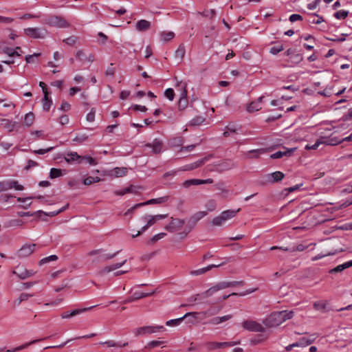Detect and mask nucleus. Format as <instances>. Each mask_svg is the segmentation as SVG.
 Here are the masks:
<instances>
[{
	"label": "nucleus",
	"instance_id": "obj_42",
	"mask_svg": "<svg viewBox=\"0 0 352 352\" xmlns=\"http://www.w3.org/2000/svg\"><path fill=\"white\" fill-rule=\"evenodd\" d=\"M175 36V33L173 32H163L161 33L162 39L164 41H168L173 39Z\"/></svg>",
	"mask_w": 352,
	"mask_h": 352
},
{
	"label": "nucleus",
	"instance_id": "obj_16",
	"mask_svg": "<svg viewBox=\"0 0 352 352\" xmlns=\"http://www.w3.org/2000/svg\"><path fill=\"white\" fill-rule=\"evenodd\" d=\"M320 140H322V144L325 145L335 146L341 143V140L337 137L331 135L329 138L320 137Z\"/></svg>",
	"mask_w": 352,
	"mask_h": 352
},
{
	"label": "nucleus",
	"instance_id": "obj_21",
	"mask_svg": "<svg viewBox=\"0 0 352 352\" xmlns=\"http://www.w3.org/2000/svg\"><path fill=\"white\" fill-rule=\"evenodd\" d=\"M351 267H352V260L345 262L343 264L339 265L333 269H331L329 271V274H336V273L342 272L344 270L349 268Z\"/></svg>",
	"mask_w": 352,
	"mask_h": 352
},
{
	"label": "nucleus",
	"instance_id": "obj_55",
	"mask_svg": "<svg viewBox=\"0 0 352 352\" xmlns=\"http://www.w3.org/2000/svg\"><path fill=\"white\" fill-rule=\"evenodd\" d=\"M164 95L170 100H173L175 96L174 90L171 88H168L164 91Z\"/></svg>",
	"mask_w": 352,
	"mask_h": 352
},
{
	"label": "nucleus",
	"instance_id": "obj_12",
	"mask_svg": "<svg viewBox=\"0 0 352 352\" xmlns=\"http://www.w3.org/2000/svg\"><path fill=\"white\" fill-rule=\"evenodd\" d=\"M164 327L162 326H159V327L158 326H155V327L145 326V327H139V328L135 329L134 333L135 334L136 336H138L139 335H144V334H146V333H154V332H156L157 331L162 329Z\"/></svg>",
	"mask_w": 352,
	"mask_h": 352
},
{
	"label": "nucleus",
	"instance_id": "obj_2",
	"mask_svg": "<svg viewBox=\"0 0 352 352\" xmlns=\"http://www.w3.org/2000/svg\"><path fill=\"white\" fill-rule=\"evenodd\" d=\"M240 210L239 208L236 210H227L222 212L220 215L214 217L212 221V224L216 226H222L227 220L234 217L236 213Z\"/></svg>",
	"mask_w": 352,
	"mask_h": 352
},
{
	"label": "nucleus",
	"instance_id": "obj_64",
	"mask_svg": "<svg viewBox=\"0 0 352 352\" xmlns=\"http://www.w3.org/2000/svg\"><path fill=\"white\" fill-rule=\"evenodd\" d=\"M161 344H162V341H157V340H153L148 343V344L146 346V348H154L156 346H160Z\"/></svg>",
	"mask_w": 352,
	"mask_h": 352
},
{
	"label": "nucleus",
	"instance_id": "obj_57",
	"mask_svg": "<svg viewBox=\"0 0 352 352\" xmlns=\"http://www.w3.org/2000/svg\"><path fill=\"white\" fill-rule=\"evenodd\" d=\"M289 20L290 22H295L296 21H302L304 20L303 17L298 14H293L289 16Z\"/></svg>",
	"mask_w": 352,
	"mask_h": 352
},
{
	"label": "nucleus",
	"instance_id": "obj_36",
	"mask_svg": "<svg viewBox=\"0 0 352 352\" xmlns=\"http://www.w3.org/2000/svg\"><path fill=\"white\" fill-rule=\"evenodd\" d=\"M1 124H3L5 128L8 129L9 131H12L14 129L16 122H12L8 119H3L1 120Z\"/></svg>",
	"mask_w": 352,
	"mask_h": 352
},
{
	"label": "nucleus",
	"instance_id": "obj_56",
	"mask_svg": "<svg viewBox=\"0 0 352 352\" xmlns=\"http://www.w3.org/2000/svg\"><path fill=\"white\" fill-rule=\"evenodd\" d=\"M33 296L32 294H28L26 293H22L20 294L19 298H18V305H19L23 301L28 300L30 297Z\"/></svg>",
	"mask_w": 352,
	"mask_h": 352
},
{
	"label": "nucleus",
	"instance_id": "obj_28",
	"mask_svg": "<svg viewBox=\"0 0 352 352\" xmlns=\"http://www.w3.org/2000/svg\"><path fill=\"white\" fill-rule=\"evenodd\" d=\"M168 199L169 196H164L156 199H151L143 203L145 204V206L149 204H160L167 201Z\"/></svg>",
	"mask_w": 352,
	"mask_h": 352
},
{
	"label": "nucleus",
	"instance_id": "obj_39",
	"mask_svg": "<svg viewBox=\"0 0 352 352\" xmlns=\"http://www.w3.org/2000/svg\"><path fill=\"white\" fill-rule=\"evenodd\" d=\"M207 215V212L206 211H199L195 213L191 216L192 218V221L194 222H198L200 219L204 218L205 216Z\"/></svg>",
	"mask_w": 352,
	"mask_h": 352
},
{
	"label": "nucleus",
	"instance_id": "obj_61",
	"mask_svg": "<svg viewBox=\"0 0 352 352\" xmlns=\"http://www.w3.org/2000/svg\"><path fill=\"white\" fill-rule=\"evenodd\" d=\"M77 38L74 36H70L63 40V42L67 45H72L76 43Z\"/></svg>",
	"mask_w": 352,
	"mask_h": 352
},
{
	"label": "nucleus",
	"instance_id": "obj_35",
	"mask_svg": "<svg viewBox=\"0 0 352 352\" xmlns=\"http://www.w3.org/2000/svg\"><path fill=\"white\" fill-rule=\"evenodd\" d=\"M82 163H87V164H89L90 165H96L97 164V162H96V159L90 157L89 155L81 156L80 164H82Z\"/></svg>",
	"mask_w": 352,
	"mask_h": 352
},
{
	"label": "nucleus",
	"instance_id": "obj_3",
	"mask_svg": "<svg viewBox=\"0 0 352 352\" xmlns=\"http://www.w3.org/2000/svg\"><path fill=\"white\" fill-rule=\"evenodd\" d=\"M184 223L185 221L184 219L170 217V223L164 228L169 232H175L180 230Z\"/></svg>",
	"mask_w": 352,
	"mask_h": 352
},
{
	"label": "nucleus",
	"instance_id": "obj_60",
	"mask_svg": "<svg viewBox=\"0 0 352 352\" xmlns=\"http://www.w3.org/2000/svg\"><path fill=\"white\" fill-rule=\"evenodd\" d=\"M196 223L197 222L192 221V218L190 217L186 226V230H188V232H190L192 230V228L195 226Z\"/></svg>",
	"mask_w": 352,
	"mask_h": 352
},
{
	"label": "nucleus",
	"instance_id": "obj_59",
	"mask_svg": "<svg viewBox=\"0 0 352 352\" xmlns=\"http://www.w3.org/2000/svg\"><path fill=\"white\" fill-rule=\"evenodd\" d=\"M145 206V204H144L143 202L142 203H140V204H137L135 206H133V207H131V208H129L124 213V215L126 216V215H128L129 214H131L136 208L142 207V206Z\"/></svg>",
	"mask_w": 352,
	"mask_h": 352
},
{
	"label": "nucleus",
	"instance_id": "obj_40",
	"mask_svg": "<svg viewBox=\"0 0 352 352\" xmlns=\"http://www.w3.org/2000/svg\"><path fill=\"white\" fill-rule=\"evenodd\" d=\"M42 212H43V210H38L33 213H30V212H18L17 216L20 217H30V216L36 215L38 217H40V215Z\"/></svg>",
	"mask_w": 352,
	"mask_h": 352
},
{
	"label": "nucleus",
	"instance_id": "obj_11",
	"mask_svg": "<svg viewBox=\"0 0 352 352\" xmlns=\"http://www.w3.org/2000/svg\"><path fill=\"white\" fill-rule=\"evenodd\" d=\"M285 177L283 173L280 171H276L272 173L267 174L265 175V181L269 184H274L281 181Z\"/></svg>",
	"mask_w": 352,
	"mask_h": 352
},
{
	"label": "nucleus",
	"instance_id": "obj_14",
	"mask_svg": "<svg viewBox=\"0 0 352 352\" xmlns=\"http://www.w3.org/2000/svg\"><path fill=\"white\" fill-rule=\"evenodd\" d=\"M96 305H94V306H91V307H86V308H82V309H74L71 311H65V312H63L62 314H61V318H63V319H66V318H69L71 317H73V316H75L76 315H78V314H80L82 313H84L91 309H92L93 307H95Z\"/></svg>",
	"mask_w": 352,
	"mask_h": 352
},
{
	"label": "nucleus",
	"instance_id": "obj_52",
	"mask_svg": "<svg viewBox=\"0 0 352 352\" xmlns=\"http://www.w3.org/2000/svg\"><path fill=\"white\" fill-rule=\"evenodd\" d=\"M166 235V234L165 232H160L159 234H157L155 235H154L151 239H150V243H155V242H157L158 240L164 238L165 236Z\"/></svg>",
	"mask_w": 352,
	"mask_h": 352
},
{
	"label": "nucleus",
	"instance_id": "obj_26",
	"mask_svg": "<svg viewBox=\"0 0 352 352\" xmlns=\"http://www.w3.org/2000/svg\"><path fill=\"white\" fill-rule=\"evenodd\" d=\"M257 288H253V289H248L243 292H241V293H232L230 294H228V295H223L221 298H219V300H226L227 298H228L230 296H245V295H248V294H250L251 293H253L254 292L256 291Z\"/></svg>",
	"mask_w": 352,
	"mask_h": 352
},
{
	"label": "nucleus",
	"instance_id": "obj_22",
	"mask_svg": "<svg viewBox=\"0 0 352 352\" xmlns=\"http://www.w3.org/2000/svg\"><path fill=\"white\" fill-rule=\"evenodd\" d=\"M285 151H277V152L272 154L270 155V157L272 159H278V158L283 157V156H290L292 154V153L296 150V148H290V149L285 148Z\"/></svg>",
	"mask_w": 352,
	"mask_h": 352
},
{
	"label": "nucleus",
	"instance_id": "obj_48",
	"mask_svg": "<svg viewBox=\"0 0 352 352\" xmlns=\"http://www.w3.org/2000/svg\"><path fill=\"white\" fill-rule=\"evenodd\" d=\"M204 120L205 118H203L202 116H197L190 121V124L194 126H198L203 123Z\"/></svg>",
	"mask_w": 352,
	"mask_h": 352
},
{
	"label": "nucleus",
	"instance_id": "obj_19",
	"mask_svg": "<svg viewBox=\"0 0 352 352\" xmlns=\"http://www.w3.org/2000/svg\"><path fill=\"white\" fill-rule=\"evenodd\" d=\"M141 220L146 221V224L142 228V231H146L149 227L152 226L156 223V219L153 215H144L141 217Z\"/></svg>",
	"mask_w": 352,
	"mask_h": 352
},
{
	"label": "nucleus",
	"instance_id": "obj_44",
	"mask_svg": "<svg viewBox=\"0 0 352 352\" xmlns=\"http://www.w3.org/2000/svg\"><path fill=\"white\" fill-rule=\"evenodd\" d=\"M100 181V178L98 177H87V178H85L83 181V184L85 185H90L92 183H96V182H98Z\"/></svg>",
	"mask_w": 352,
	"mask_h": 352
},
{
	"label": "nucleus",
	"instance_id": "obj_63",
	"mask_svg": "<svg viewBox=\"0 0 352 352\" xmlns=\"http://www.w3.org/2000/svg\"><path fill=\"white\" fill-rule=\"evenodd\" d=\"M12 184V188H15L17 190H23L24 189V187L19 184L17 181L16 180H11Z\"/></svg>",
	"mask_w": 352,
	"mask_h": 352
},
{
	"label": "nucleus",
	"instance_id": "obj_43",
	"mask_svg": "<svg viewBox=\"0 0 352 352\" xmlns=\"http://www.w3.org/2000/svg\"><path fill=\"white\" fill-rule=\"evenodd\" d=\"M204 345H205L206 349L209 351L220 349V347L219 346V342H206Z\"/></svg>",
	"mask_w": 352,
	"mask_h": 352
},
{
	"label": "nucleus",
	"instance_id": "obj_5",
	"mask_svg": "<svg viewBox=\"0 0 352 352\" xmlns=\"http://www.w3.org/2000/svg\"><path fill=\"white\" fill-rule=\"evenodd\" d=\"M242 327L250 331L263 333L265 329L256 321L247 320L242 323Z\"/></svg>",
	"mask_w": 352,
	"mask_h": 352
},
{
	"label": "nucleus",
	"instance_id": "obj_8",
	"mask_svg": "<svg viewBox=\"0 0 352 352\" xmlns=\"http://www.w3.org/2000/svg\"><path fill=\"white\" fill-rule=\"evenodd\" d=\"M40 18V15L37 14H25L21 15H17L15 18H9V17H3L0 16V22H12L14 20H21V21H27V20H36Z\"/></svg>",
	"mask_w": 352,
	"mask_h": 352
},
{
	"label": "nucleus",
	"instance_id": "obj_18",
	"mask_svg": "<svg viewBox=\"0 0 352 352\" xmlns=\"http://www.w3.org/2000/svg\"><path fill=\"white\" fill-rule=\"evenodd\" d=\"M264 96H262L255 102H251L247 108L249 112L257 111L261 109V103L263 102Z\"/></svg>",
	"mask_w": 352,
	"mask_h": 352
},
{
	"label": "nucleus",
	"instance_id": "obj_46",
	"mask_svg": "<svg viewBox=\"0 0 352 352\" xmlns=\"http://www.w3.org/2000/svg\"><path fill=\"white\" fill-rule=\"evenodd\" d=\"M57 259H58V256L56 255H51L50 256L42 258L39 261V265H42L46 264L47 263H50L51 261H56Z\"/></svg>",
	"mask_w": 352,
	"mask_h": 352
},
{
	"label": "nucleus",
	"instance_id": "obj_4",
	"mask_svg": "<svg viewBox=\"0 0 352 352\" xmlns=\"http://www.w3.org/2000/svg\"><path fill=\"white\" fill-rule=\"evenodd\" d=\"M163 143L158 139H155L152 143H147L144 145V151L146 148H151L147 151L146 155L159 154L162 151Z\"/></svg>",
	"mask_w": 352,
	"mask_h": 352
},
{
	"label": "nucleus",
	"instance_id": "obj_25",
	"mask_svg": "<svg viewBox=\"0 0 352 352\" xmlns=\"http://www.w3.org/2000/svg\"><path fill=\"white\" fill-rule=\"evenodd\" d=\"M80 157L76 152H70L66 154L65 160L68 163L76 162L80 164Z\"/></svg>",
	"mask_w": 352,
	"mask_h": 352
},
{
	"label": "nucleus",
	"instance_id": "obj_54",
	"mask_svg": "<svg viewBox=\"0 0 352 352\" xmlns=\"http://www.w3.org/2000/svg\"><path fill=\"white\" fill-rule=\"evenodd\" d=\"M320 144H322V140H320V138H319V139H318V140H316V142H315V144H314L313 145H309V144L306 145V146H305V148H306L307 150H310V149L315 150V149H317V148H318V147Z\"/></svg>",
	"mask_w": 352,
	"mask_h": 352
},
{
	"label": "nucleus",
	"instance_id": "obj_45",
	"mask_svg": "<svg viewBox=\"0 0 352 352\" xmlns=\"http://www.w3.org/2000/svg\"><path fill=\"white\" fill-rule=\"evenodd\" d=\"M199 182H200V179H188L183 183V186L187 188L192 185H199Z\"/></svg>",
	"mask_w": 352,
	"mask_h": 352
},
{
	"label": "nucleus",
	"instance_id": "obj_9",
	"mask_svg": "<svg viewBox=\"0 0 352 352\" xmlns=\"http://www.w3.org/2000/svg\"><path fill=\"white\" fill-rule=\"evenodd\" d=\"M177 86L182 87V93L180 95V98L178 102V107L179 109H183L187 105V89H186V84L182 83V82H177Z\"/></svg>",
	"mask_w": 352,
	"mask_h": 352
},
{
	"label": "nucleus",
	"instance_id": "obj_17",
	"mask_svg": "<svg viewBox=\"0 0 352 352\" xmlns=\"http://www.w3.org/2000/svg\"><path fill=\"white\" fill-rule=\"evenodd\" d=\"M208 160L207 157H204L203 159H201L194 163L187 164L182 169V170L186 171V170H192L195 168H197L200 166H201L204 163Z\"/></svg>",
	"mask_w": 352,
	"mask_h": 352
},
{
	"label": "nucleus",
	"instance_id": "obj_13",
	"mask_svg": "<svg viewBox=\"0 0 352 352\" xmlns=\"http://www.w3.org/2000/svg\"><path fill=\"white\" fill-rule=\"evenodd\" d=\"M12 273L16 274L20 279L24 280L32 276L36 272L33 270L22 269L19 267H17L16 270H14Z\"/></svg>",
	"mask_w": 352,
	"mask_h": 352
},
{
	"label": "nucleus",
	"instance_id": "obj_24",
	"mask_svg": "<svg viewBox=\"0 0 352 352\" xmlns=\"http://www.w3.org/2000/svg\"><path fill=\"white\" fill-rule=\"evenodd\" d=\"M307 247L302 244H299L296 247L293 248H283V247H278V246H272L270 248V250H282L283 251H289V252H295V251H299L302 252L304 251Z\"/></svg>",
	"mask_w": 352,
	"mask_h": 352
},
{
	"label": "nucleus",
	"instance_id": "obj_27",
	"mask_svg": "<svg viewBox=\"0 0 352 352\" xmlns=\"http://www.w3.org/2000/svg\"><path fill=\"white\" fill-rule=\"evenodd\" d=\"M127 168H119L116 167L111 170V175H113L116 177H123L126 175Z\"/></svg>",
	"mask_w": 352,
	"mask_h": 352
},
{
	"label": "nucleus",
	"instance_id": "obj_29",
	"mask_svg": "<svg viewBox=\"0 0 352 352\" xmlns=\"http://www.w3.org/2000/svg\"><path fill=\"white\" fill-rule=\"evenodd\" d=\"M99 344L106 345L107 347H122L128 345V342H124L121 344L120 342H116L114 340H108L106 342H100Z\"/></svg>",
	"mask_w": 352,
	"mask_h": 352
},
{
	"label": "nucleus",
	"instance_id": "obj_37",
	"mask_svg": "<svg viewBox=\"0 0 352 352\" xmlns=\"http://www.w3.org/2000/svg\"><path fill=\"white\" fill-rule=\"evenodd\" d=\"M202 14L207 20H214L216 16V11L214 10H206L203 12Z\"/></svg>",
	"mask_w": 352,
	"mask_h": 352
},
{
	"label": "nucleus",
	"instance_id": "obj_23",
	"mask_svg": "<svg viewBox=\"0 0 352 352\" xmlns=\"http://www.w3.org/2000/svg\"><path fill=\"white\" fill-rule=\"evenodd\" d=\"M315 340V335H311L309 336V338L303 337L300 338L299 340L295 343L298 344L297 346H306L312 344Z\"/></svg>",
	"mask_w": 352,
	"mask_h": 352
},
{
	"label": "nucleus",
	"instance_id": "obj_20",
	"mask_svg": "<svg viewBox=\"0 0 352 352\" xmlns=\"http://www.w3.org/2000/svg\"><path fill=\"white\" fill-rule=\"evenodd\" d=\"M126 262V259L124 260L122 262L117 263L115 264H112L108 266L104 267L100 271V273L102 274H107L110 272H112L115 270H117L124 265Z\"/></svg>",
	"mask_w": 352,
	"mask_h": 352
},
{
	"label": "nucleus",
	"instance_id": "obj_38",
	"mask_svg": "<svg viewBox=\"0 0 352 352\" xmlns=\"http://www.w3.org/2000/svg\"><path fill=\"white\" fill-rule=\"evenodd\" d=\"M119 252H120V251H117L116 252H115L113 254H103V255L100 256L98 258L96 259L94 261L98 262L100 261H106L108 260H111V259L113 258Z\"/></svg>",
	"mask_w": 352,
	"mask_h": 352
},
{
	"label": "nucleus",
	"instance_id": "obj_7",
	"mask_svg": "<svg viewBox=\"0 0 352 352\" xmlns=\"http://www.w3.org/2000/svg\"><path fill=\"white\" fill-rule=\"evenodd\" d=\"M36 244L27 243L23 245L16 252L19 258H25L31 255L36 250Z\"/></svg>",
	"mask_w": 352,
	"mask_h": 352
},
{
	"label": "nucleus",
	"instance_id": "obj_6",
	"mask_svg": "<svg viewBox=\"0 0 352 352\" xmlns=\"http://www.w3.org/2000/svg\"><path fill=\"white\" fill-rule=\"evenodd\" d=\"M230 287V284L228 281H223L218 283L214 286L211 287L208 290L202 293V296L204 298H208L212 296L217 292L224 289Z\"/></svg>",
	"mask_w": 352,
	"mask_h": 352
},
{
	"label": "nucleus",
	"instance_id": "obj_50",
	"mask_svg": "<svg viewBox=\"0 0 352 352\" xmlns=\"http://www.w3.org/2000/svg\"><path fill=\"white\" fill-rule=\"evenodd\" d=\"M150 27V23H136L135 29L140 32L147 30Z\"/></svg>",
	"mask_w": 352,
	"mask_h": 352
},
{
	"label": "nucleus",
	"instance_id": "obj_47",
	"mask_svg": "<svg viewBox=\"0 0 352 352\" xmlns=\"http://www.w3.org/2000/svg\"><path fill=\"white\" fill-rule=\"evenodd\" d=\"M349 12L345 10H339L336 12H335L334 16L335 17L338 19H344L348 16Z\"/></svg>",
	"mask_w": 352,
	"mask_h": 352
},
{
	"label": "nucleus",
	"instance_id": "obj_33",
	"mask_svg": "<svg viewBox=\"0 0 352 352\" xmlns=\"http://www.w3.org/2000/svg\"><path fill=\"white\" fill-rule=\"evenodd\" d=\"M155 290L152 291L151 293L135 292L133 293V299H135V300H137L143 298L153 296L155 293Z\"/></svg>",
	"mask_w": 352,
	"mask_h": 352
},
{
	"label": "nucleus",
	"instance_id": "obj_10",
	"mask_svg": "<svg viewBox=\"0 0 352 352\" xmlns=\"http://www.w3.org/2000/svg\"><path fill=\"white\" fill-rule=\"evenodd\" d=\"M25 34L34 38H43L45 34V30L44 29L37 28H29L24 30Z\"/></svg>",
	"mask_w": 352,
	"mask_h": 352
},
{
	"label": "nucleus",
	"instance_id": "obj_32",
	"mask_svg": "<svg viewBox=\"0 0 352 352\" xmlns=\"http://www.w3.org/2000/svg\"><path fill=\"white\" fill-rule=\"evenodd\" d=\"M49 94H46L44 95V97L43 98V109L44 111H48L51 107V105L52 104V101L50 98L48 97Z\"/></svg>",
	"mask_w": 352,
	"mask_h": 352
},
{
	"label": "nucleus",
	"instance_id": "obj_62",
	"mask_svg": "<svg viewBox=\"0 0 352 352\" xmlns=\"http://www.w3.org/2000/svg\"><path fill=\"white\" fill-rule=\"evenodd\" d=\"M47 22H65V21L60 16H50L48 21Z\"/></svg>",
	"mask_w": 352,
	"mask_h": 352
},
{
	"label": "nucleus",
	"instance_id": "obj_30",
	"mask_svg": "<svg viewBox=\"0 0 352 352\" xmlns=\"http://www.w3.org/2000/svg\"><path fill=\"white\" fill-rule=\"evenodd\" d=\"M43 339H37V340H32L31 342H27L25 344H23L19 346H17L12 350H7L6 352H16V351H21V350H23L24 349H26L28 346H29L31 344H33L34 343H36L41 340H42Z\"/></svg>",
	"mask_w": 352,
	"mask_h": 352
},
{
	"label": "nucleus",
	"instance_id": "obj_49",
	"mask_svg": "<svg viewBox=\"0 0 352 352\" xmlns=\"http://www.w3.org/2000/svg\"><path fill=\"white\" fill-rule=\"evenodd\" d=\"M206 208L208 209V211H213L216 209L217 208V204H216V201L213 199H210L209 200L206 204Z\"/></svg>",
	"mask_w": 352,
	"mask_h": 352
},
{
	"label": "nucleus",
	"instance_id": "obj_53",
	"mask_svg": "<svg viewBox=\"0 0 352 352\" xmlns=\"http://www.w3.org/2000/svg\"><path fill=\"white\" fill-rule=\"evenodd\" d=\"M209 270H210V267H204V268H201V269H199L197 270L191 271L190 274L194 275V276H198V275L203 274Z\"/></svg>",
	"mask_w": 352,
	"mask_h": 352
},
{
	"label": "nucleus",
	"instance_id": "obj_58",
	"mask_svg": "<svg viewBox=\"0 0 352 352\" xmlns=\"http://www.w3.org/2000/svg\"><path fill=\"white\" fill-rule=\"evenodd\" d=\"M95 113H96V110H95V109L92 108L91 109L90 112L87 115L86 120L90 122H94V118H95Z\"/></svg>",
	"mask_w": 352,
	"mask_h": 352
},
{
	"label": "nucleus",
	"instance_id": "obj_34",
	"mask_svg": "<svg viewBox=\"0 0 352 352\" xmlns=\"http://www.w3.org/2000/svg\"><path fill=\"white\" fill-rule=\"evenodd\" d=\"M34 120V114L32 112L26 113L24 118V124L27 126L32 125Z\"/></svg>",
	"mask_w": 352,
	"mask_h": 352
},
{
	"label": "nucleus",
	"instance_id": "obj_31",
	"mask_svg": "<svg viewBox=\"0 0 352 352\" xmlns=\"http://www.w3.org/2000/svg\"><path fill=\"white\" fill-rule=\"evenodd\" d=\"M186 54V50L184 45L183 43L180 44L177 48V50L175 52V57L177 58H179L180 60L184 57Z\"/></svg>",
	"mask_w": 352,
	"mask_h": 352
},
{
	"label": "nucleus",
	"instance_id": "obj_15",
	"mask_svg": "<svg viewBox=\"0 0 352 352\" xmlns=\"http://www.w3.org/2000/svg\"><path fill=\"white\" fill-rule=\"evenodd\" d=\"M199 314V313H197V312H188L186 314H184V316H182L179 318L168 320L166 322V324L167 326H177L183 321V320L184 318H187L190 316H192L195 318L197 317V316Z\"/></svg>",
	"mask_w": 352,
	"mask_h": 352
},
{
	"label": "nucleus",
	"instance_id": "obj_51",
	"mask_svg": "<svg viewBox=\"0 0 352 352\" xmlns=\"http://www.w3.org/2000/svg\"><path fill=\"white\" fill-rule=\"evenodd\" d=\"M200 298H204L202 296V293L197 294L194 296H190V298H188L187 299V301L189 302L190 305H192V304L195 303L198 299H200Z\"/></svg>",
	"mask_w": 352,
	"mask_h": 352
},
{
	"label": "nucleus",
	"instance_id": "obj_41",
	"mask_svg": "<svg viewBox=\"0 0 352 352\" xmlns=\"http://www.w3.org/2000/svg\"><path fill=\"white\" fill-rule=\"evenodd\" d=\"M63 175L62 170L52 168L50 172V177L51 179H55Z\"/></svg>",
	"mask_w": 352,
	"mask_h": 352
},
{
	"label": "nucleus",
	"instance_id": "obj_1",
	"mask_svg": "<svg viewBox=\"0 0 352 352\" xmlns=\"http://www.w3.org/2000/svg\"><path fill=\"white\" fill-rule=\"evenodd\" d=\"M293 316V311L284 310L273 312L263 320V324L269 327H276L287 320L292 318Z\"/></svg>",
	"mask_w": 352,
	"mask_h": 352
}]
</instances>
